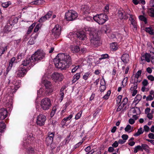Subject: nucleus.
Masks as SVG:
<instances>
[{"label": "nucleus", "instance_id": "obj_1", "mask_svg": "<svg viewBox=\"0 0 154 154\" xmlns=\"http://www.w3.org/2000/svg\"><path fill=\"white\" fill-rule=\"evenodd\" d=\"M54 62L56 67L62 70L69 67L71 63V59L68 54H59L54 59Z\"/></svg>", "mask_w": 154, "mask_h": 154}, {"label": "nucleus", "instance_id": "obj_2", "mask_svg": "<svg viewBox=\"0 0 154 154\" xmlns=\"http://www.w3.org/2000/svg\"><path fill=\"white\" fill-rule=\"evenodd\" d=\"M45 55V53L43 50H39L36 51L31 56V58L33 61L40 60L43 59Z\"/></svg>", "mask_w": 154, "mask_h": 154}, {"label": "nucleus", "instance_id": "obj_3", "mask_svg": "<svg viewBox=\"0 0 154 154\" xmlns=\"http://www.w3.org/2000/svg\"><path fill=\"white\" fill-rule=\"evenodd\" d=\"M94 20L99 24H102L107 20V16L103 14H100L94 16Z\"/></svg>", "mask_w": 154, "mask_h": 154}, {"label": "nucleus", "instance_id": "obj_4", "mask_svg": "<svg viewBox=\"0 0 154 154\" xmlns=\"http://www.w3.org/2000/svg\"><path fill=\"white\" fill-rule=\"evenodd\" d=\"M51 105L50 99L48 98H45L42 99L41 103V108L44 110L48 109Z\"/></svg>", "mask_w": 154, "mask_h": 154}, {"label": "nucleus", "instance_id": "obj_5", "mask_svg": "<svg viewBox=\"0 0 154 154\" xmlns=\"http://www.w3.org/2000/svg\"><path fill=\"white\" fill-rule=\"evenodd\" d=\"M78 17L77 13L74 11L69 10L65 14L66 19L68 21H72Z\"/></svg>", "mask_w": 154, "mask_h": 154}, {"label": "nucleus", "instance_id": "obj_6", "mask_svg": "<svg viewBox=\"0 0 154 154\" xmlns=\"http://www.w3.org/2000/svg\"><path fill=\"white\" fill-rule=\"evenodd\" d=\"M51 78L55 82L61 81L64 78V76L61 73L54 72L51 75Z\"/></svg>", "mask_w": 154, "mask_h": 154}, {"label": "nucleus", "instance_id": "obj_7", "mask_svg": "<svg viewBox=\"0 0 154 154\" xmlns=\"http://www.w3.org/2000/svg\"><path fill=\"white\" fill-rule=\"evenodd\" d=\"M46 120V117L44 115L40 114L38 116L37 118V124L40 126H42L45 124Z\"/></svg>", "mask_w": 154, "mask_h": 154}, {"label": "nucleus", "instance_id": "obj_8", "mask_svg": "<svg viewBox=\"0 0 154 154\" xmlns=\"http://www.w3.org/2000/svg\"><path fill=\"white\" fill-rule=\"evenodd\" d=\"M89 33L90 39L100 38L98 36V31L94 28H91L90 30Z\"/></svg>", "mask_w": 154, "mask_h": 154}, {"label": "nucleus", "instance_id": "obj_9", "mask_svg": "<svg viewBox=\"0 0 154 154\" xmlns=\"http://www.w3.org/2000/svg\"><path fill=\"white\" fill-rule=\"evenodd\" d=\"M61 27L58 25H57L53 29V32L56 37L59 36L61 33Z\"/></svg>", "mask_w": 154, "mask_h": 154}, {"label": "nucleus", "instance_id": "obj_10", "mask_svg": "<svg viewBox=\"0 0 154 154\" xmlns=\"http://www.w3.org/2000/svg\"><path fill=\"white\" fill-rule=\"evenodd\" d=\"M8 116V112L7 110L4 108L0 109V119H4Z\"/></svg>", "mask_w": 154, "mask_h": 154}, {"label": "nucleus", "instance_id": "obj_11", "mask_svg": "<svg viewBox=\"0 0 154 154\" xmlns=\"http://www.w3.org/2000/svg\"><path fill=\"white\" fill-rule=\"evenodd\" d=\"M76 34L77 38L81 40H84L86 38L85 33L83 31L77 32Z\"/></svg>", "mask_w": 154, "mask_h": 154}, {"label": "nucleus", "instance_id": "obj_12", "mask_svg": "<svg viewBox=\"0 0 154 154\" xmlns=\"http://www.w3.org/2000/svg\"><path fill=\"white\" fill-rule=\"evenodd\" d=\"M27 71L25 68L20 67L17 72V76L20 77H23L26 73Z\"/></svg>", "mask_w": 154, "mask_h": 154}, {"label": "nucleus", "instance_id": "obj_13", "mask_svg": "<svg viewBox=\"0 0 154 154\" xmlns=\"http://www.w3.org/2000/svg\"><path fill=\"white\" fill-rule=\"evenodd\" d=\"M118 15L119 18L121 19H126L128 18V17L125 15V11L122 10H120L119 11Z\"/></svg>", "mask_w": 154, "mask_h": 154}, {"label": "nucleus", "instance_id": "obj_14", "mask_svg": "<svg viewBox=\"0 0 154 154\" xmlns=\"http://www.w3.org/2000/svg\"><path fill=\"white\" fill-rule=\"evenodd\" d=\"M45 86L47 89H50L49 92L51 93L53 91V89L51 88L52 84L51 82L47 80H44L43 82Z\"/></svg>", "mask_w": 154, "mask_h": 154}, {"label": "nucleus", "instance_id": "obj_15", "mask_svg": "<svg viewBox=\"0 0 154 154\" xmlns=\"http://www.w3.org/2000/svg\"><path fill=\"white\" fill-rule=\"evenodd\" d=\"M90 40L91 43L96 47L100 46V38L90 39Z\"/></svg>", "mask_w": 154, "mask_h": 154}, {"label": "nucleus", "instance_id": "obj_16", "mask_svg": "<svg viewBox=\"0 0 154 154\" xmlns=\"http://www.w3.org/2000/svg\"><path fill=\"white\" fill-rule=\"evenodd\" d=\"M32 60L31 57L29 58L26 59L24 61H23L22 65L23 66H26L30 64V66H33L35 64L34 63L32 64L31 63V60Z\"/></svg>", "mask_w": 154, "mask_h": 154}, {"label": "nucleus", "instance_id": "obj_17", "mask_svg": "<svg viewBox=\"0 0 154 154\" xmlns=\"http://www.w3.org/2000/svg\"><path fill=\"white\" fill-rule=\"evenodd\" d=\"M144 57L145 58L146 61L147 62H150V59H151V62H152V60H153L154 59L153 56H152V52L151 54L146 53Z\"/></svg>", "mask_w": 154, "mask_h": 154}, {"label": "nucleus", "instance_id": "obj_18", "mask_svg": "<svg viewBox=\"0 0 154 154\" xmlns=\"http://www.w3.org/2000/svg\"><path fill=\"white\" fill-rule=\"evenodd\" d=\"M129 57L128 54H124L121 57V60L124 63H127L129 60Z\"/></svg>", "mask_w": 154, "mask_h": 154}, {"label": "nucleus", "instance_id": "obj_19", "mask_svg": "<svg viewBox=\"0 0 154 154\" xmlns=\"http://www.w3.org/2000/svg\"><path fill=\"white\" fill-rule=\"evenodd\" d=\"M129 20L131 22V24L133 26L134 28V29L136 30H137V24L136 23L133 17V15L131 14L130 15Z\"/></svg>", "mask_w": 154, "mask_h": 154}, {"label": "nucleus", "instance_id": "obj_20", "mask_svg": "<svg viewBox=\"0 0 154 154\" xmlns=\"http://www.w3.org/2000/svg\"><path fill=\"white\" fill-rule=\"evenodd\" d=\"M70 48L71 51L74 53L78 52L80 51V48L77 46L72 45Z\"/></svg>", "mask_w": 154, "mask_h": 154}, {"label": "nucleus", "instance_id": "obj_21", "mask_svg": "<svg viewBox=\"0 0 154 154\" xmlns=\"http://www.w3.org/2000/svg\"><path fill=\"white\" fill-rule=\"evenodd\" d=\"M137 81H134L133 83H131L130 85L131 86L130 90L131 91H133L136 89L137 87Z\"/></svg>", "mask_w": 154, "mask_h": 154}, {"label": "nucleus", "instance_id": "obj_22", "mask_svg": "<svg viewBox=\"0 0 154 154\" xmlns=\"http://www.w3.org/2000/svg\"><path fill=\"white\" fill-rule=\"evenodd\" d=\"M130 112L137 114L140 112V108L137 107L133 108L130 110Z\"/></svg>", "mask_w": 154, "mask_h": 154}, {"label": "nucleus", "instance_id": "obj_23", "mask_svg": "<svg viewBox=\"0 0 154 154\" xmlns=\"http://www.w3.org/2000/svg\"><path fill=\"white\" fill-rule=\"evenodd\" d=\"M53 139V138H52L48 136L46 138V142L47 143V145H49L51 144V146H52L53 145H54V144H51Z\"/></svg>", "mask_w": 154, "mask_h": 154}, {"label": "nucleus", "instance_id": "obj_24", "mask_svg": "<svg viewBox=\"0 0 154 154\" xmlns=\"http://www.w3.org/2000/svg\"><path fill=\"white\" fill-rule=\"evenodd\" d=\"M6 125L5 123L2 121L0 122V132L4 131Z\"/></svg>", "mask_w": 154, "mask_h": 154}, {"label": "nucleus", "instance_id": "obj_25", "mask_svg": "<svg viewBox=\"0 0 154 154\" xmlns=\"http://www.w3.org/2000/svg\"><path fill=\"white\" fill-rule=\"evenodd\" d=\"M110 47L111 50L116 51L118 49L117 43L116 42L112 43L110 44Z\"/></svg>", "mask_w": 154, "mask_h": 154}, {"label": "nucleus", "instance_id": "obj_26", "mask_svg": "<svg viewBox=\"0 0 154 154\" xmlns=\"http://www.w3.org/2000/svg\"><path fill=\"white\" fill-rule=\"evenodd\" d=\"M145 31L151 35H153L154 34L153 29L152 27H150L146 28Z\"/></svg>", "mask_w": 154, "mask_h": 154}, {"label": "nucleus", "instance_id": "obj_27", "mask_svg": "<svg viewBox=\"0 0 154 154\" xmlns=\"http://www.w3.org/2000/svg\"><path fill=\"white\" fill-rule=\"evenodd\" d=\"M44 2V0H37L31 2L32 5H40Z\"/></svg>", "mask_w": 154, "mask_h": 154}, {"label": "nucleus", "instance_id": "obj_28", "mask_svg": "<svg viewBox=\"0 0 154 154\" xmlns=\"http://www.w3.org/2000/svg\"><path fill=\"white\" fill-rule=\"evenodd\" d=\"M35 23H33L32 24L29 28L26 34L27 35H29L30 33L32 32V29L35 26Z\"/></svg>", "mask_w": 154, "mask_h": 154}, {"label": "nucleus", "instance_id": "obj_29", "mask_svg": "<svg viewBox=\"0 0 154 154\" xmlns=\"http://www.w3.org/2000/svg\"><path fill=\"white\" fill-rule=\"evenodd\" d=\"M80 77V73H78L75 75L73 77V83L75 82Z\"/></svg>", "mask_w": 154, "mask_h": 154}, {"label": "nucleus", "instance_id": "obj_30", "mask_svg": "<svg viewBox=\"0 0 154 154\" xmlns=\"http://www.w3.org/2000/svg\"><path fill=\"white\" fill-rule=\"evenodd\" d=\"M148 13L150 16L154 17V8H149L148 10Z\"/></svg>", "mask_w": 154, "mask_h": 154}, {"label": "nucleus", "instance_id": "obj_31", "mask_svg": "<svg viewBox=\"0 0 154 154\" xmlns=\"http://www.w3.org/2000/svg\"><path fill=\"white\" fill-rule=\"evenodd\" d=\"M18 19L17 18H14L11 19L9 21V23L11 25H14L17 22Z\"/></svg>", "mask_w": 154, "mask_h": 154}, {"label": "nucleus", "instance_id": "obj_32", "mask_svg": "<svg viewBox=\"0 0 154 154\" xmlns=\"http://www.w3.org/2000/svg\"><path fill=\"white\" fill-rule=\"evenodd\" d=\"M143 130L142 128H140L139 129H138L137 132L135 133L134 135L135 136H138L140 135V134L143 133Z\"/></svg>", "mask_w": 154, "mask_h": 154}, {"label": "nucleus", "instance_id": "obj_33", "mask_svg": "<svg viewBox=\"0 0 154 154\" xmlns=\"http://www.w3.org/2000/svg\"><path fill=\"white\" fill-rule=\"evenodd\" d=\"M141 72H142L141 70H139L137 72L135 76V78L137 79L136 81L137 82H140L141 81L140 80H139L138 79V78L140 76L141 74Z\"/></svg>", "mask_w": 154, "mask_h": 154}, {"label": "nucleus", "instance_id": "obj_34", "mask_svg": "<svg viewBox=\"0 0 154 154\" xmlns=\"http://www.w3.org/2000/svg\"><path fill=\"white\" fill-rule=\"evenodd\" d=\"M141 151H143L144 149L146 151H148L149 150V146L146 144H142L141 145Z\"/></svg>", "mask_w": 154, "mask_h": 154}, {"label": "nucleus", "instance_id": "obj_35", "mask_svg": "<svg viewBox=\"0 0 154 154\" xmlns=\"http://www.w3.org/2000/svg\"><path fill=\"white\" fill-rule=\"evenodd\" d=\"M15 60V58L14 57H12L11 60L9 62V65L8 68L11 69L13 66V63L14 62Z\"/></svg>", "mask_w": 154, "mask_h": 154}, {"label": "nucleus", "instance_id": "obj_36", "mask_svg": "<svg viewBox=\"0 0 154 154\" xmlns=\"http://www.w3.org/2000/svg\"><path fill=\"white\" fill-rule=\"evenodd\" d=\"M41 26L42 25L41 24L39 23L37 24L34 29L33 32H37L41 28Z\"/></svg>", "mask_w": 154, "mask_h": 154}, {"label": "nucleus", "instance_id": "obj_37", "mask_svg": "<svg viewBox=\"0 0 154 154\" xmlns=\"http://www.w3.org/2000/svg\"><path fill=\"white\" fill-rule=\"evenodd\" d=\"M11 3L10 2H5L3 3L2 4V6L4 8H6L8 7L9 5H11Z\"/></svg>", "mask_w": 154, "mask_h": 154}, {"label": "nucleus", "instance_id": "obj_38", "mask_svg": "<svg viewBox=\"0 0 154 154\" xmlns=\"http://www.w3.org/2000/svg\"><path fill=\"white\" fill-rule=\"evenodd\" d=\"M141 146L140 145H138L137 146H136L134 148V152L136 153L138 152L139 150H140L141 151Z\"/></svg>", "mask_w": 154, "mask_h": 154}, {"label": "nucleus", "instance_id": "obj_39", "mask_svg": "<svg viewBox=\"0 0 154 154\" xmlns=\"http://www.w3.org/2000/svg\"><path fill=\"white\" fill-rule=\"evenodd\" d=\"M139 18L140 20L144 21L145 23H147L146 19L143 16L140 15Z\"/></svg>", "mask_w": 154, "mask_h": 154}, {"label": "nucleus", "instance_id": "obj_40", "mask_svg": "<svg viewBox=\"0 0 154 154\" xmlns=\"http://www.w3.org/2000/svg\"><path fill=\"white\" fill-rule=\"evenodd\" d=\"M71 133H70L69 135L67 136L65 139V144H67L69 142V141L71 139Z\"/></svg>", "mask_w": 154, "mask_h": 154}, {"label": "nucleus", "instance_id": "obj_41", "mask_svg": "<svg viewBox=\"0 0 154 154\" xmlns=\"http://www.w3.org/2000/svg\"><path fill=\"white\" fill-rule=\"evenodd\" d=\"M82 113V111L81 110L77 113L75 116V119H79L81 117Z\"/></svg>", "mask_w": 154, "mask_h": 154}, {"label": "nucleus", "instance_id": "obj_42", "mask_svg": "<svg viewBox=\"0 0 154 154\" xmlns=\"http://www.w3.org/2000/svg\"><path fill=\"white\" fill-rule=\"evenodd\" d=\"M128 79V78L127 77H126L122 81L123 87H124L126 86Z\"/></svg>", "mask_w": 154, "mask_h": 154}, {"label": "nucleus", "instance_id": "obj_43", "mask_svg": "<svg viewBox=\"0 0 154 154\" xmlns=\"http://www.w3.org/2000/svg\"><path fill=\"white\" fill-rule=\"evenodd\" d=\"M52 13V11H49L48 12L47 14L45 16V17H46L47 20L51 17Z\"/></svg>", "mask_w": 154, "mask_h": 154}, {"label": "nucleus", "instance_id": "obj_44", "mask_svg": "<svg viewBox=\"0 0 154 154\" xmlns=\"http://www.w3.org/2000/svg\"><path fill=\"white\" fill-rule=\"evenodd\" d=\"M110 94H111L110 91V90L108 91H107V94L105 96H104L103 97V98L104 99L106 100L107 99L109 98V97L110 96Z\"/></svg>", "mask_w": 154, "mask_h": 154}, {"label": "nucleus", "instance_id": "obj_45", "mask_svg": "<svg viewBox=\"0 0 154 154\" xmlns=\"http://www.w3.org/2000/svg\"><path fill=\"white\" fill-rule=\"evenodd\" d=\"M128 102V99L127 97H125L123 98L122 101V104L123 106L126 105Z\"/></svg>", "mask_w": 154, "mask_h": 154}, {"label": "nucleus", "instance_id": "obj_46", "mask_svg": "<svg viewBox=\"0 0 154 154\" xmlns=\"http://www.w3.org/2000/svg\"><path fill=\"white\" fill-rule=\"evenodd\" d=\"M109 57V55L107 54H103L101 55V57L99 59V60H101L104 59H105L108 58Z\"/></svg>", "mask_w": 154, "mask_h": 154}, {"label": "nucleus", "instance_id": "obj_47", "mask_svg": "<svg viewBox=\"0 0 154 154\" xmlns=\"http://www.w3.org/2000/svg\"><path fill=\"white\" fill-rule=\"evenodd\" d=\"M57 110V108L56 107H54L52 109V110L51 112V116H53L55 113L56 111Z\"/></svg>", "mask_w": 154, "mask_h": 154}, {"label": "nucleus", "instance_id": "obj_48", "mask_svg": "<svg viewBox=\"0 0 154 154\" xmlns=\"http://www.w3.org/2000/svg\"><path fill=\"white\" fill-rule=\"evenodd\" d=\"M3 49H1V52H2V53H1V52H0V57H1L2 55L4 54V52L5 51H6L7 50V47L5 46L3 48Z\"/></svg>", "mask_w": 154, "mask_h": 154}, {"label": "nucleus", "instance_id": "obj_49", "mask_svg": "<svg viewBox=\"0 0 154 154\" xmlns=\"http://www.w3.org/2000/svg\"><path fill=\"white\" fill-rule=\"evenodd\" d=\"M34 153V151L33 148H29L28 149V153L29 154H33Z\"/></svg>", "mask_w": 154, "mask_h": 154}, {"label": "nucleus", "instance_id": "obj_50", "mask_svg": "<svg viewBox=\"0 0 154 154\" xmlns=\"http://www.w3.org/2000/svg\"><path fill=\"white\" fill-rule=\"evenodd\" d=\"M131 129V126L130 125H128L125 128V130L126 131L130 132V131Z\"/></svg>", "mask_w": 154, "mask_h": 154}, {"label": "nucleus", "instance_id": "obj_51", "mask_svg": "<svg viewBox=\"0 0 154 154\" xmlns=\"http://www.w3.org/2000/svg\"><path fill=\"white\" fill-rule=\"evenodd\" d=\"M47 20V19L46 18V17H45V16H44L40 18V19H39V22L40 23H42L44 21H45Z\"/></svg>", "mask_w": 154, "mask_h": 154}, {"label": "nucleus", "instance_id": "obj_52", "mask_svg": "<svg viewBox=\"0 0 154 154\" xmlns=\"http://www.w3.org/2000/svg\"><path fill=\"white\" fill-rule=\"evenodd\" d=\"M90 75V73L88 72L86 73L83 76V78L85 80H86Z\"/></svg>", "mask_w": 154, "mask_h": 154}, {"label": "nucleus", "instance_id": "obj_53", "mask_svg": "<svg viewBox=\"0 0 154 154\" xmlns=\"http://www.w3.org/2000/svg\"><path fill=\"white\" fill-rule=\"evenodd\" d=\"M142 84L144 86H146L148 84V81L146 79H144L142 82Z\"/></svg>", "mask_w": 154, "mask_h": 154}, {"label": "nucleus", "instance_id": "obj_54", "mask_svg": "<svg viewBox=\"0 0 154 154\" xmlns=\"http://www.w3.org/2000/svg\"><path fill=\"white\" fill-rule=\"evenodd\" d=\"M122 98V95H119L117 98L116 101L117 103H120L121 100V99Z\"/></svg>", "mask_w": 154, "mask_h": 154}, {"label": "nucleus", "instance_id": "obj_55", "mask_svg": "<svg viewBox=\"0 0 154 154\" xmlns=\"http://www.w3.org/2000/svg\"><path fill=\"white\" fill-rule=\"evenodd\" d=\"M128 136L126 134H123L122 136V139L125 141L128 139Z\"/></svg>", "mask_w": 154, "mask_h": 154}, {"label": "nucleus", "instance_id": "obj_56", "mask_svg": "<svg viewBox=\"0 0 154 154\" xmlns=\"http://www.w3.org/2000/svg\"><path fill=\"white\" fill-rule=\"evenodd\" d=\"M54 134L55 133L54 132L51 133L49 132L48 134V136L53 138L54 137Z\"/></svg>", "mask_w": 154, "mask_h": 154}, {"label": "nucleus", "instance_id": "obj_57", "mask_svg": "<svg viewBox=\"0 0 154 154\" xmlns=\"http://www.w3.org/2000/svg\"><path fill=\"white\" fill-rule=\"evenodd\" d=\"M106 88L105 86H100V91L101 92H103L105 90Z\"/></svg>", "mask_w": 154, "mask_h": 154}, {"label": "nucleus", "instance_id": "obj_58", "mask_svg": "<svg viewBox=\"0 0 154 154\" xmlns=\"http://www.w3.org/2000/svg\"><path fill=\"white\" fill-rule=\"evenodd\" d=\"M148 79L151 81H154V77L152 75H149L147 77Z\"/></svg>", "mask_w": 154, "mask_h": 154}, {"label": "nucleus", "instance_id": "obj_59", "mask_svg": "<svg viewBox=\"0 0 154 154\" xmlns=\"http://www.w3.org/2000/svg\"><path fill=\"white\" fill-rule=\"evenodd\" d=\"M72 115H69V116L68 117L66 118H65L64 119V120L65 121H67L68 120H70L72 117Z\"/></svg>", "mask_w": 154, "mask_h": 154}, {"label": "nucleus", "instance_id": "obj_60", "mask_svg": "<svg viewBox=\"0 0 154 154\" xmlns=\"http://www.w3.org/2000/svg\"><path fill=\"white\" fill-rule=\"evenodd\" d=\"M79 66H76L75 67L73 68L72 70V72H74L76 71L79 68Z\"/></svg>", "mask_w": 154, "mask_h": 154}, {"label": "nucleus", "instance_id": "obj_61", "mask_svg": "<svg viewBox=\"0 0 154 154\" xmlns=\"http://www.w3.org/2000/svg\"><path fill=\"white\" fill-rule=\"evenodd\" d=\"M119 145L118 142L117 141H115L114 143L112 144V146L113 147H117Z\"/></svg>", "mask_w": 154, "mask_h": 154}, {"label": "nucleus", "instance_id": "obj_62", "mask_svg": "<svg viewBox=\"0 0 154 154\" xmlns=\"http://www.w3.org/2000/svg\"><path fill=\"white\" fill-rule=\"evenodd\" d=\"M149 127L147 125H145L144 126V130L146 132H148L149 131Z\"/></svg>", "mask_w": 154, "mask_h": 154}, {"label": "nucleus", "instance_id": "obj_63", "mask_svg": "<svg viewBox=\"0 0 154 154\" xmlns=\"http://www.w3.org/2000/svg\"><path fill=\"white\" fill-rule=\"evenodd\" d=\"M148 137L150 139H154V134L152 133L149 134Z\"/></svg>", "mask_w": 154, "mask_h": 154}, {"label": "nucleus", "instance_id": "obj_64", "mask_svg": "<svg viewBox=\"0 0 154 154\" xmlns=\"http://www.w3.org/2000/svg\"><path fill=\"white\" fill-rule=\"evenodd\" d=\"M43 92V90L42 89H40L38 91V94L39 95H42Z\"/></svg>", "mask_w": 154, "mask_h": 154}]
</instances>
